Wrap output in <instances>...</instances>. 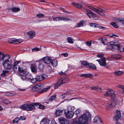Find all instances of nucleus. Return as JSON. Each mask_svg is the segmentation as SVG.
<instances>
[{
    "label": "nucleus",
    "instance_id": "obj_62",
    "mask_svg": "<svg viewBox=\"0 0 124 124\" xmlns=\"http://www.w3.org/2000/svg\"><path fill=\"white\" fill-rule=\"evenodd\" d=\"M116 115H118V116H119V115L121 116L120 112L119 110H117L116 111Z\"/></svg>",
    "mask_w": 124,
    "mask_h": 124
},
{
    "label": "nucleus",
    "instance_id": "obj_10",
    "mask_svg": "<svg viewBox=\"0 0 124 124\" xmlns=\"http://www.w3.org/2000/svg\"><path fill=\"white\" fill-rule=\"evenodd\" d=\"M44 62L46 64H49L51 62L52 59L48 56L44 57L42 59Z\"/></svg>",
    "mask_w": 124,
    "mask_h": 124
},
{
    "label": "nucleus",
    "instance_id": "obj_51",
    "mask_svg": "<svg viewBox=\"0 0 124 124\" xmlns=\"http://www.w3.org/2000/svg\"><path fill=\"white\" fill-rule=\"evenodd\" d=\"M5 95L6 96H13L14 95L12 93L9 92H7L5 94Z\"/></svg>",
    "mask_w": 124,
    "mask_h": 124
},
{
    "label": "nucleus",
    "instance_id": "obj_21",
    "mask_svg": "<svg viewBox=\"0 0 124 124\" xmlns=\"http://www.w3.org/2000/svg\"><path fill=\"white\" fill-rule=\"evenodd\" d=\"M116 105V103L115 102L114 100H111L108 103V106L110 108H113Z\"/></svg>",
    "mask_w": 124,
    "mask_h": 124
},
{
    "label": "nucleus",
    "instance_id": "obj_6",
    "mask_svg": "<svg viewBox=\"0 0 124 124\" xmlns=\"http://www.w3.org/2000/svg\"><path fill=\"white\" fill-rule=\"evenodd\" d=\"M10 57V56L9 55L4 54L2 52H0V61L4 60V59L5 60H8Z\"/></svg>",
    "mask_w": 124,
    "mask_h": 124
},
{
    "label": "nucleus",
    "instance_id": "obj_16",
    "mask_svg": "<svg viewBox=\"0 0 124 124\" xmlns=\"http://www.w3.org/2000/svg\"><path fill=\"white\" fill-rule=\"evenodd\" d=\"M101 120L98 116H96L93 119V122L94 124L98 123L100 124L101 122Z\"/></svg>",
    "mask_w": 124,
    "mask_h": 124
},
{
    "label": "nucleus",
    "instance_id": "obj_24",
    "mask_svg": "<svg viewBox=\"0 0 124 124\" xmlns=\"http://www.w3.org/2000/svg\"><path fill=\"white\" fill-rule=\"evenodd\" d=\"M114 74L116 76H120L122 75L123 72L120 70H116L114 71Z\"/></svg>",
    "mask_w": 124,
    "mask_h": 124
},
{
    "label": "nucleus",
    "instance_id": "obj_63",
    "mask_svg": "<svg viewBox=\"0 0 124 124\" xmlns=\"http://www.w3.org/2000/svg\"><path fill=\"white\" fill-rule=\"evenodd\" d=\"M80 112V111L79 109H77L76 111H75V112L74 113L76 115H77Z\"/></svg>",
    "mask_w": 124,
    "mask_h": 124
},
{
    "label": "nucleus",
    "instance_id": "obj_36",
    "mask_svg": "<svg viewBox=\"0 0 124 124\" xmlns=\"http://www.w3.org/2000/svg\"><path fill=\"white\" fill-rule=\"evenodd\" d=\"M91 88L92 90H97L98 91L100 92L101 91V89L99 87L97 86H93L91 87Z\"/></svg>",
    "mask_w": 124,
    "mask_h": 124
},
{
    "label": "nucleus",
    "instance_id": "obj_61",
    "mask_svg": "<svg viewBox=\"0 0 124 124\" xmlns=\"http://www.w3.org/2000/svg\"><path fill=\"white\" fill-rule=\"evenodd\" d=\"M60 8L61 10H62V11H63V12H65V13H69L68 12H67V11L65 10L64 9V8H61L60 7Z\"/></svg>",
    "mask_w": 124,
    "mask_h": 124
},
{
    "label": "nucleus",
    "instance_id": "obj_23",
    "mask_svg": "<svg viewBox=\"0 0 124 124\" xmlns=\"http://www.w3.org/2000/svg\"><path fill=\"white\" fill-rule=\"evenodd\" d=\"M116 22L117 23H120L122 25H124V18H117L116 19Z\"/></svg>",
    "mask_w": 124,
    "mask_h": 124
},
{
    "label": "nucleus",
    "instance_id": "obj_22",
    "mask_svg": "<svg viewBox=\"0 0 124 124\" xmlns=\"http://www.w3.org/2000/svg\"><path fill=\"white\" fill-rule=\"evenodd\" d=\"M111 57L112 58H114L116 60H118L121 58V56L118 54H116L112 55Z\"/></svg>",
    "mask_w": 124,
    "mask_h": 124
},
{
    "label": "nucleus",
    "instance_id": "obj_38",
    "mask_svg": "<svg viewBox=\"0 0 124 124\" xmlns=\"http://www.w3.org/2000/svg\"><path fill=\"white\" fill-rule=\"evenodd\" d=\"M18 70L20 72V74H25L26 72L25 71L23 70V69L22 68H20V67H19L18 68Z\"/></svg>",
    "mask_w": 124,
    "mask_h": 124
},
{
    "label": "nucleus",
    "instance_id": "obj_2",
    "mask_svg": "<svg viewBox=\"0 0 124 124\" xmlns=\"http://www.w3.org/2000/svg\"><path fill=\"white\" fill-rule=\"evenodd\" d=\"M34 103H33L32 104H24L20 107V108L23 110L31 111L35 108L34 104Z\"/></svg>",
    "mask_w": 124,
    "mask_h": 124
},
{
    "label": "nucleus",
    "instance_id": "obj_28",
    "mask_svg": "<svg viewBox=\"0 0 124 124\" xmlns=\"http://www.w3.org/2000/svg\"><path fill=\"white\" fill-rule=\"evenodd\" d=\"M12 10L13 12H16L20 11V8L18 7H13V8H9L8 9V10Z\"/></svg>",
    "mask_w": 124,
    "mask_h": 124
},
{
    "label": "nucleus",
    "instance_id": "obj_11",
    "mask_svg": "<svg viewBox=\"0 0 124 124\" xmlns=\"http://www.w3.org/2000/svg\"><path fill=\"white\" fill-rule=\"evenodd\" d=\"M47 75L45 74H43L41 75L37 76L36 78L38 81H40L44 79L46 77Z\"/></svg>",
    "mask_w": 124,
    "mask_h": 124
},
{
    "label": "nucleus",
    "instance_id": "obj_1",
    "mask_svg": "<svg viewBox=\"0 0 124 124\" xmlns=\"http://www.w3.org/2000/svg\"><path fill=\"white\" fill-rule=\"evenodd\" d=\"M91 119V115L90 113L88 112L82 115L79 117L78 121L82 124H87V120Z\"/></svg>",
    "mask_w": 124,
    "mask_h": 124
},
{
    "label": "nucleus",
    "instance_id": "obj_58",
    "mask_svg": "<svg viewBox=\"0 0 124 124\" xmlns=\"http://www.w3.org/2000/svg\"><path fill=\"white\" fill-rule=\"evenodd\" d=\"M63 20H64L65 21H69L70 20V19L69 18H68L65 17H63Z\"/></svg>",
    "mask_w": 124,
    "mask_h": 124
},
{
    "label": "nucleus",
    "instance_id": "obj_9",
    "mask_svg": "<svg viewBox=\"0 0 124 124\" xmlns=\"http://www.w3.org/2000/svg\"><path fill=\"white\" fill-rule=\"evenodd\" d=\"M74 114V112L68 111L66 112H65V115L66 117L67 118L69 119L72 118Z\"/></svg>",
    "mask_w": 124,
    "mask_h": 124
},
{
    "label": "nucleus",
    "instance_id": "obj_60",
    "mask_svg": "<svg viewBox=\"0 0 124 124\" xmlns=\"http://www.w3.org/2000/svg\"><path fill=\"white\" fill-rule=\"evenodd\" d=\"M58 17L57 16L55 17H54L53 18V20L54 21H57L59 20Z\"/></svg>",
    "mask_w": 124,
    "mask_h": 124
},
{
    "label": "nucleus",
    "instance_id": "obj_18",
    "mask_svg": "<svg viewBox=\"0 0 124 124\" xmlns=\"http://www.w3.org/2000/svg\"><path fill=\"white\" fill-rule=\"evenodd\" d=\"M99 64L100 66H106L107 64L105 58L104 57L101 59V61Z\"/></svg>",
    "mask_w": 124,
    "mask_h": 124
},
{
    "label": "nucleus",
    "instance_id": "obj_17",
    "mask_svg": "<svg viewBox=\"0 0 124 124\" xmlns=\"http://www.w3.org/2000/svg\"><path fill=\"white\" fill-rule=\"evenodd\" d=\"M35 106L37 107L40 109H43L45 108V106L41 105V104L36 103H34Z\"/></svg>",
    "mask_w": 124,
    "mask_h": 124
},
{
    "label": "nucleus",
    "instance_id": "obj_57",
    "mask_svg": "<svg viewBox=\"0 0 124 124\" xmlns=\"http://www.w3.org/2000/svg\"><path fill=\"white\" fill-rule=\"evenodd\" d=\"M91 42L92 41H87L86 43V44L88 46H90L92 44Z\"/></svg>",
    "mask_w": 124,
    "mask_h": 124
},
{
    "label": "nucleus",
    "instance_id": "obj_3",
    "mask_svg": "<svg viewBox=\"0 0 124 124\" xmlns=\"http://www.w3.org/2000/svg\"><path fill=\"white\" fill-rule=\"evenodd\" d=\"M107 45L108 46V48L110 50L115 48L119 50L120 46L119 43L118 42H108Z\"/></svg>",
    "mask_w": 124,
    "mask_h": 124
},
{
    "label": "nucleus",
    "instance_id": "obj_50",
    "mask_svg": "<svg viewBox=\"0 0 124 124\" xmlns=\"http://www.w3.org/2000/svg\"><path fill=\"white\" fill-rule=\"evenodd\" d=\"M36 16L39 18H43L44 17V15L42 14H39L37 15Z\"/></svg>",
    "mask_w": 124,
    "mask_h": 124
},
{
    "label": "nucleus",
    "instance_id": "obj_52",
    "mask_svg": "<svg viewBox=\"0 0 124 124\" xmlns=\"http://www.w3.org/2000/svg\"><path fill=\"white\" fill-rule=\"evenodd\" d=\"M50 86H49L47 87V88H44L41 91L42 92H45L47 91L48 89H49L50 88Z\"/></svg>",
    "mask_w": 124,
    "mask_h": 124
},
{
    "label": "nucleus",
    "instance_id": "obj_43",
    "mask_svg": "<svg viewBox=\"0 0 124 124\" xmlns=\"http://www.w3.org/2000/svg\"><path fill=\"white\" fill-rule=\"evenodd\" d=\"M90 25L91 26H93L94 27H99V25L97 24L93 23H90Z\"/></svg>",
    "mask_w": 124,
    "mask_h": 124
},
{
    "label": "nucleus",
    "instance_id": "obj_64",
    "mask_svg": "<svg viewBox=\"0 0 124 124\" xmlns=\"http://www.w3.org/2000/svg\"><path fill=\"white\" fill-rule=\"evenodd\" d=\"M20 119L21 120H25L26 119V118L23 116H21L20 117Z\"/></svg>",
    "mask_w": 124,
    "mask_h": 124
},
{
    "label": "nucleus",
    "instance_id": "obj_19",
    "mask_svg": "<svg viewBox=\"0 0 124 124\" xmlns=\"http://www.w3.org/2000/svg\"><path fill=\"white\" fill-rule=\"evenodd\" d=\"M41 88V84L39 83L36 84L33 89L34 91H36L39 90Z\"/></svg>",
    "mask_w": 124,
    "mask_h": 124
},
{
    "label": "nucleus",
    "instance_id": "obj_49",
    "mask_svg": "<svg viewBox=\"0 0 124 124\" xmlns=\"http://www.w3.org/2000/svg\"><path fill=\"white\" fill-rule=\"evenodd\" d=\"M19 120V119L18 117H16L15 118L13 121V123H17Z\"/></svg>",
    "mask_w": 124,
    "mask_h": 124
},
{
    "label": "nucleus",
    "instance_id": "obj_13",
    "mask_svg": "<svg viewBox=\"0 0 124 124\" xmlns=\"http://www.w3.org/2000/svg\"><path fill=\"white\" fill-rule=\"evenodd\" d=\"M31 69L32 72L34 73L37 72V68L36 65L35 64H32L31 65Z\"/></svg>",
    "mask_w": 124,
    "mask_h": 124
},
{
    "label": "nucleus",
    "instance_id": "obj_44",
    "mask_svg": "<svg viewBox=\"0 0 124 124\" xmlns=\"http://www.w3.org/2000/svg\"><path fill=\"white\" fill-rule=\"evenodd\" d=\"M67 40L68 42L69 43H72L73 42V39L70 37H68L67 38Z\"/></svg>",
    "mask_w": 124,
    "mask_h": 124
},
{
    "label": "nucleus",
    "instance_id": "obj_46",
    "mask_svg": "<svg viewBox=\"0 0 124 124\" xmlns=\"http://www.w3.org/2000/svg\"><path fill=\"white\" fill-rule=\"evenodd\" d=\"M43 67L44 66L43 64L41 63L39 64L38 66V68L39 70H42Z\"/></svg>",
    "mask_w": 124,
    "mask_h": 124
},
{
    "label": "nucleus",
    "instance_id": "obj_53",
    "mask_svg": "<svg viewBox=\"0 0 124 124\" xmlns=\"http://www.w3.org/2000/svg\"><path fill=\"white\" fill-rule=\"evenodd\" d=\"M39 50L40 49L39 48L36 47L32 49V52L38 51H39Z\"/></svg>",
    "mask_w": 124,
    "mask_h": 124
},
{
    "label": "nucleus",
    "instance_id": "obj_35",
    "mask_svg": "<svg viewBox=\"0 0 124 124\" xmlns=\"http://www.w3.org/2000/svg\"><path fill=\"white\" fill-rule=\"evenodd\" d=\"M51 63L53 67H56L57 64V60L56 59H54L52 60L51 62Z\"/></svg>",
    "mask_w": 124,
    "mask_h": 124
},
{
    "label": "nucleus",
    "instance_id": "obj_54",
    "mask_svg": "<svg viewBox=\"0 0 124 124\" xmlns=\"http://www.w3.org/2000/svg\"><path fill=\"white\" fill-rule=\"evenodd\" d=\"M121 117V116L119 115H116L114 116V118L115 119V120L117 121Z\"/></svg>",
    "mask_w": 124,
    "mask_h": 124
},
{
    "label": "nucleus",
    "instance_id": "obj_7",
    "mask_svg": "<svg viewBox=\"0 0 124 124\" xmlns=\"http://www.w3.org/2000/svg\"><path fill=\"white\" fill-rule=\"evenodd\" d=\"M85 10L87 12L86 14L90 18H91V17L93 18L96 17V14L93 13L90 10L86 9Z\"/></svg>",
    "mask_w": 124,
    "mask_h": 124
},
{
    "label": "nucleus",
    "instance_id": "obj_20",
    "mask_svg": "<svg viewBox=\"0 0 124 124\" xmlns=\"http://www.w3.org/2000/svg\"><path fill=\"white\" fill-rule=\"evenodd\" d=\"M19 62L18 61L15 62L14 63V65H13V67H12L13 70L15 72H16L17 70V65Z\"/></svg>",
    "mask_w": 124,
    "mask_h": 124
},
{
    "label": "nucleus",
    "instance_id": "obj_55",
    "mask_svg": "<svg viewBox=\"0 0 124 124\" xmlns=\"http://www.w3.org/2000/svg\"><path fill=\"white\" fill-rule=\"evenodd\" d=\"M92 75L90 74H85V78H92L93 77Z\"/></svg>",
    "mask_w": 124,
    "mask_h": 124
},
{
    "label": "nucleus",
    "instance_id": "obj_34",
    "mask_svg": "<svg viewBox=\"0 0 124 124\" xmlns=\"http://www.w3.org/2000/svg\"><path fill=\"white\" fill-rule=\"evenodd\" d=\"M52 71V69L50 66H48L46 69V72L47 73H50Z\"/></svg>",
    "mask_w": 124,
    "mask_h": 124
},
{
    "label": "nucleus",
    "instance_id": "obj_47",
    "mask_svg": "<svg viewBox=\"0 0 124 124\" xmlns=\"http://www.w3.org/2000/svg\"><path fill=\"white\" fill-rule=\"evenodd\" d=\"M56 96V94H54L51 96L50 98H49V100L51 101L54 100Z\"/></svg>",
    "mask_w": 124,
    "mask_h": 124
},
{
    "label": "nucleus",
    "instance_id": "obj_30",
    "mask_svg": "<svg viewBox=\"0 0 124 124\" xmlns=\"http://www.w3.org/2000/svg\"><path fill=\"white\" fill-rule=\"evenodd\" d=\"M71 4L79 9H81L82 7V5L80 4H76L75 3L72 2L71 3Z\"/></svg>",
    "mask_w": 124,
    "mask_h": 124
},
{
    "label": "nucleus",
    "instance_id": "obj_39",
    "mask_svg": "<svg viewBox=\"0 0 124 124\" xmlns=\"http://www.w3.org/2000/svg\"><path fill=\"white\" fill-rule=\"evenodd\" d=\"M62 85V84H61V82L60 81H58L54 85L55 88H57L58 87Z\"/></svg>",
    "mask_w": 124,
    "mask_h": 124
},
{
    "label": "nucleus",
    "instance_id": "obj_40",
    "mask_svg": "<svg viewBox=\"0 0 124 124\" xmlns=\"http://www.w3.org/2000/svg\"><path fill=\"white\" fill-rule=\"evenodd\" d=\"M83 22L82 21H81L79 23H78L76 25V27L77 28L79 27L83 26Z\"/></svg>",
    "mask_w": 124,
    "mask_h": 124
},
{
    "label": "nucleus",
    "instance_id": "obj_27",
    "mask_svg": "<svg viewBox=\"0 0 124 124\" xmlns=\"http://www.w3.org/2000/svg\"><path fill=\"white\" fill-rule=\"evenodd\" d=\"M28 80H31V82L35 84L38 81L36 77L35 78H32V77L27 78Z\"/></svg>",
    "mask_w": 124,
    "mask_h": 124
},
{
    "label": "nucleus",
    "instance_id": "obj_31",
    "mask_svg": "<svg viewBox=\"0 0 124 124\" xmlns=\"http://www.w3.org/2000/svg\"><path fill=\"white\" fill-rule=\"evenodd\" d=\"M60 81L61 82V84H62L63 83H66L68 82L69 81V79L68 78H66Z\"/></svg>",
    "mask_w": 124,
    "mask_h": 124
},
{
    "label": "nucleus",
    "instance_id": "obj_15",
    "mask_svg": "<svg viewBox=\"0 0 124 124\" xmlns=\"http://www.w3.org/2000/svg\"><path fill=\"white\" fill-rule=\"evenodd\" d=\"M27 34L29 38H32L35 36V33L34 31H31L28 32L27 33Z\"/></svg>",
    "mask_w": 124,
    "mask_h": 124
},
{
    "label": "nucleus",
    "instance_id": "obj_8",
    "mask_svg": "<svg viewBox=\"0 0 124 124\" xmlns=\"http://www.w3.org/2000/svg\"><path fill=\"white\" fill-rule=\"evenodd\" d=\"M8 42L10 44H18L21 42L22 41H18L16 39L14 38H9L8 40Z\"/></svg>",
    "mask_w": 124,
    "mask_h": 124
},
{
    "label": "nucleus",
    "instance_id": "obj_45",
    "mask_svg": "<svg viewBox=\"0 0 124 124\" xmlns=\"http://www.w3.org/2000/svg\"><path fill=\"white\" fill-rule=\"evenodd\" d=\"M9 72L8 70H4L2 71V73L1 74V75L2 76H5L6 73H8Z\"/></svg>",
    "mask_w": 124,
    "mask_h": 124
},
{
    "label": "nucleus",
    "instance_id": "obj_14",
    "mask_svg": "<svg viewBox=\"0 0 124 124\" xmlns=\"http://www.w3.org/2000/svg\"><path fill=\"white\" fill-rule=\"evenodd\" d=\"M96 12L100 15L101 16H104V11L102 8H98L97 9H96Z\"/></svg>",
    "mask_w": 124,
    "mask_h": 124
},
{
    "label": "nucleus",
    "instance_id": "obj_59",
    "mask_svg": "<svg viewBox=\"0 0 124 124\" xmlns=\"http://www.w3.org/2000/svg\"><path fill=\"white\" fill-rule=\"evenodd\" d=\"M103 55H104L103 54H98L96 56L99 57H103Z\"/></svg>",
    "mask_w": 124,
    "mask_h": 124
},
{
    "label": "nucleus",
    "instance_id": "obj_25",
    "mask_svg": "<svg viewBox=\"0 0 124 124\" xmlns=\"http://www.w3.org/2000/svg\"><path fill=\"white\" fill-rule=\"evenodd\" d=\"M87 68L89 69H92L93 70L96 69V67L95 65L91 63H88Z\"/></svg>",
    "mask_w": 124,
    "mask_h": 124
},
{
    "label": "nucleus",
    "instance_id": "obj_32",
    "mask_svg": "<svg viewBox=\"0 0 124 124\" xmlns=\"http://www.w3.org/2000/svg\"><path fill=\"white\" fill-rule=\"evenodd\" d=\"M49 120L48 119H44L40 123L41 124H49Z\"/></svg>",
    "mask_w": 124,
    "mask_h": 124
},
{
    "label": "nucleus",
    "instance_id": "obj_4",
    "mask_svg": "<svg viewBox=\"0 0 124 124\" xmlns=\"http://www.w3.org/2000/svg\"><path fill=\"white\" fill-rule=\"evenodd\" d=\"M9 62V60H8L3 61V65L6 69L10 70L12 67H13V65L11 64L8 63Z\"/></svg>",
    "mask_w": 124,
    "mask_h": 124
},
{
    "label": "nucleus",
    "instance_id": "obj_41",
    "mask_svg": "<svg viewBox=\"0 0 124 124\" xmlns=\"http://www.w3.org/2000/svg\"><path fill=\"white\" fill-rule=\"evenodd\" d=\"M2 102L6 104H8L11 103V102L9 101L6 99H4L2 101Z\"/></svg>",
    "mask_w": 124,
    "mask_h": 124
},
{
    "label": "nucleus",
    "instance_id": "obj_42",
    "mask_svg": "<svg viewBox=\"0 0 124 124\" xmlns=\"http://www.w3.org/2000/svg\"><path fill=\"white\" fill-rule=\"evenodd\" d=\"M110 24L114 27L116 28H118V26L116 23L114 22H112L110 23Z\"/></svg>",
    "mask_w": 124,
    "mask_h": 124
},
{
    "label": "nucleus",
    "instance_id": "obj_48",
    "mask_svg": "<svg viewBox=\"0 0 124 124\" xmlns=\"http://www.w3.org/2000/svg\"><path fill=\"white\" fill-rule=\"evenodd\" d=\"M118 87L120 88H121L123 90L122 91L123 93H124V85H118Z\"/></svg>",
    "mask_w": 124,
    "mask_h": 124
},
{
    "label": "nucleus",
    "instance_id": "obj_12",
    "mask_svg": "<svg viewBox=\"0 0 124 124\" xmlns=\"http://www.w3.org/2000/svg\"><path fill=\"white\" fill-rule=\"evenodd\" d=\"M59 120L61 124H69V121L64 119L62 117H61L58 119Z\"/></svg>",
    "mask_w": 124,
    "mask_h": 124
},
{
    "label": "nucleus",
    "instance_id": "obj_29",
    "mask_svg": "<svg viewBox=\"0 0 124 124\" xmlns=\"http://www.w3.org/2000/svg\"><path fill=\"white\" fill-rule=\"evenodd\" d=\"M20 74V75H21V78L23 80H28V79L27 78H29V77L30 76L29 75H25V74Z\"/></svg>",
    "mask_w": 124,
    "mask_h": 124
},
{
    "label": "nucleus",
    "instance_id": "obj_33",
    "mask_svg": "<svg viewBox=\"0 0 124 124\" xmlns=\"http://www.w3.org/2000/svg\"><path fill=\"white\" fill-rule=\"evenodd\" d=\"M81 64L84 66L87 67L88 65V63L87 61H80Z\"/></svg>",
    "mask_w": 124,
    "mask_h": 124
},
{
    "label": "nucleus",
    "instance_id": "obj_5",
    "mask_svg": "<svg viewBox=\"0 0 124 124\" xmlns=\"http://www.w3.org/2000/svg\"><path fill=\"white\" fill-rule=\"evenodd\" d=\"M104 96L106 97L110 96L112 98H114L115 97L114 92L111 89H109L107 91L106 93L104 94Z\"/></svg>",
    "mask_w": 124,
    "mask_h": 124
},
{
    "label": "nucleus",
    "instance_id": "obj_26",
    "mask_svg": "<svg viewBox=\"0 0 124 124\" xmlns=\"http://www.w3.org/2000/svg\"><path fill=\"white\" fill-rule=\"evenodd\" d=\"M63 111V110L57 109L56 111L55 114L56 116H57L61 115L62 114Z\"/></svg>",
    "mask_w": 124,
    "mask_h": 124
},
{
    "label": "nucleus",
    "instance_id": "obj_56",
    "mask_svg": "<svg viewBox=\"0 0 124 124\" xmlns=\"http://www.w3.org/2000/svg\"><path fill=\"white\" fill-rule=\"evenodd\" d=\"M88 7L91 10L95 11L96 12V9L94 8L92 6H88Z\"/></svg>",
    "mask_w": 124,
    "mask_h": 124
},
{
    "label": "nucleus",
    "instance_id": "obj_37",
    "mask_svg": "<svg viewBox=\"0 0 124 124\" xmlns=\"http://www.w3.org/2000/svg\"><path fill=\"white\" fill-rule=\"evenodd\" d=\"M75 107L74 106H70L67 108L68 111L69 112H72L74 110Z\"/></svg>",
    "mask_w": 124,
    "mask_h": 124
}]
</instances>
